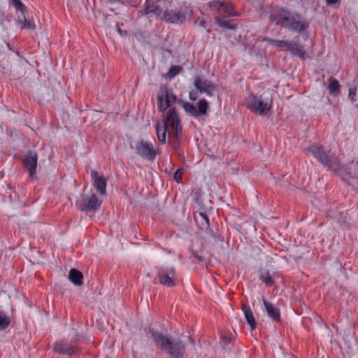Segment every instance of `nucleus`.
<instances>
[{
    "instance_id": "obj_32",
    "label": "nucleus",
    "mask_w": 358,
    "mask_h": 358,
    "mask_svg": "<svg viewBox=\"0 0 358 358\" xmlns=\"http://www.w3.org/2000/svg\"><path fill=\"white\" fill-rule=\"evenodd\" d=\"M182 70V68L180 66H171L167 73V76L169 78H172L176 75H178Z\"/></svg>"
},
{
    "instance_id": "obj_26",
    "label": "nucleus",
    "mask_w": 358,
    "mask_h": 358,
    "mask_svg": "<svg viewBox=\"0 0 358 358\" xmlns=\"http://www.w3.org/2000/svg\"><path fill=\"white\" fill-rule=\"evenodd\" d=\"M214 19L217 24L220 27L231 30H234L236 28V24L233 23V21L224 20L223 19L220 18V16H215Z\"/></svg>"
},
{
    "instance_id": "obj_39",
    "label": "nucleus",
    "mask_w": 358,
    "mask_h": 358,
    "mask_svg": "<svg viewBox=\"0 0 358 358\" xmlns=\"http://www.w3.org/2000/svg\"><path fill=\"white\" fill-rule=\"evenodd\" d=\"M192 255L196 258L199 262H204L205 259L203 256L199 255L196 251L192 250H191Z\"/></svg>"
},
{
    "instance_id": "obj_12",
    "label": "nucleus",
    "mask_w": 358,
    "mask_h": 358,
    "mask_svg": "<svg viewBox=\"0 0 358 358\" xmlns=\"http://www.w3.org/2000/svg\"><path fill=\"white\" fill-rule=\"evenodd\" d=\"M38 162V155L36 152L29 150L28 151L23 159H22V164L24 166L25 169L29 172V177L31 179L36 178V166Z\"/></svg>"
},
{
    "instance_id": "obj_2",
    "label": "nucleus",
    "mask_w": 358,
    "mask_h": 358,
    "mask_svg": "<svg viewBox=\"0 0 358 358\" xmlns=\"http://www.w3.org/2000/svg\"><path fill=\"white\" fill-rule=\"evenodd\" d=\"M153 341L156 346L165 352L171 358H184L187 343L181 338H173L157 331L152 327L149 328Z\"/></svg>"
},
{
    "instance_id": "obj_23",
    "label": "nucleus",
    "mask_w": 358,
    "mask_h": 358,
    "mask_svg": "<svg viewBox=\"0 0 358 358\" xmlns=\"http://www.w3.org/2000/svg\"><path fill=\"white\" fill-rule=\"evenodd\" d=\"M259 99L260 97H258L253 94H250L248 97L245 98L244 103L245 106L250 110L256 112V108L257 107Z\"/></svg>"
},
{
    "instance_id": "obj_47",
    "label": "nucleus",
    "mask_w": 358,
    "mask_h": 358,
    "mask_svg": "<svg viewBox=\"0 0 358 358\" xmlns=\"http://www.w3.org/2000/svg\"><path fill=\"white\" fill-rule=\"evenodd\" d=\"M16 54H17L18 56H20V53H19V52H16Z\"/></svg>"
},
{
    "instance_id": "obj_14",
    "label": "nucleus",
    "mask_w": 358,
    "mask_h": 358,
    "mask_svg": "<svg viewBox=\"0 0 358 358\" xmlns=\"http://www.w3.org/2000/svg\"><path fill=\"white\" fill-rule=\"evenodd\" d=\"M195 88L200 93H206L208 96H212L215 90L214 85L208 80H202L196 76L194 81Z\"/></svg>"
},
{
    "instance_id": "obj_46",
    "label": "nucleus",
    "mask_w": 358,
    "mask_h": 358,
    "mask_svg": "<svg viewBox=\"0 0 358 358\" xmlns=\"http://www.w3.org/2000/svg\"><path fill=\"white\" fill-rule=\"evenodd\" d=\"M117 31H118V32H119L121 35H126V34H127V31H122L120 28H118V29H117Z\"/></svg>"
},
{
    "instance_id": "obj_4",
    "label": "nucleus",
    "mask_w": 358,
    "mask_h": 358,
    "mask_svg": "<svg viewBox=\"0 0 358 358\" xmlns=\"http://www.w3.org/2000/svg\"><path fill=\"white\" fill-rule=\"evenodd\" d=\"M164 122H166L168 127L170 126L171 129V131L169 133V142L174 149H177L181 144L182 127L176 107L170 108L168 110L166 117Z\"/></svg>"
},
{
    "instance_id": "obj_1",
    "label": "nucleus",
    "mask_w": 358,
    "mask_h": 358,
    "mask_svg": "<svg viewBox=\"0 0 358 358\" xmlns=\"http://www.w3.org/2000/svg\"><path fill=\"white\" fill-rule=\"evenodd\" d=\"M269 20L276 26L299 34L305 31L310 25L301 14L285 7L274 8L269 15Z\"/></svg>"
},
{
    "instance_id": "obj_9",
    "label": "nucleus",
    "mask_w": 358,
    "mask_h": 358,
    "mask_svg": "<svg viewBox=\"0 0 358 358\" xmlns=\"http://www.w3.org/2000/svg\"><path fill=\"white\" fill-rule=\"evenodd\" d=\"M136 153L143 159L153 162L157 150L155 149L152 143L141 140L136 143Z\"/></svg>"
},
{
    "instance_id": "obj_36",
    "label": "nucleus",
    "mask_w": 358,
    "mask_h": 358,
    "mask_svg": "<svg viewBox=\"0 0 358 358\" xmlns=\"http://www.w3.org/2000/svg\"><path fill=\"white\" fill-rule=\"evenodd\" d=\"M356 93L357 88L355 87H351L349 88L348 98L352 103L355 101V97L356 96Z\"/></svg>"
},
{
    "instance_id": "obj_29",
    "label": "nucleus",
    "mask_w": 358,
    "mask_h": 358,
    "mask_svg": "<svg viewBox=\"0 0 358 358\" xmlns=\"http://www.w3.org/2000/svg\"><path fill=\"white\" fill-rule=\"evenodd\" d=\"M260 280L265 284L266 287H271L275 284V281L271 276L269 271H267L264 273H262L259 276Z\"/></svg>"
},
{
    "instance_id": "obj_37",
    "label": "nucleus",
    "mask_w": 358,
    "mask_h": 358,
    "mask_svg": "<svg viewBox=\"0 0 358 358\" xmlns=\"http://www.w3.org/2000/svg\"><path fill=\"white\" fill-rule=\"evenodd\" d=\"M182 173H183V170L182 169H178L176 171V172L174 173V176H173V178L175 179V180L179 183L181 182L182 180Z\"/></svg>"
},
{
    "instance_id": "obj_38",
    "label": "nucleus",
    "mask_w": 358,
    "mask_h": 358,
    "mask_svg": "<svg viewBox=\"0 0 358 358\" xmlns=\"http://www.w3.org/2000/svg\"><path fill=\"white\" fill-rule=\"evenodd\" d=\"M189 100L192 101H195L198 98V94L196 92L190 91L189 93Z\"/></svg>"
},
{
    "instance_id": "obj_24",
    "label": "nucleus",
    "mask_w": 358,
    "mask_h": 358,
    "mask_svg": "<svg viewBox=\"0 0 358 358\" xmlns=\"http://www.w3.org/2000/svg\"><path fill=\"white\" fill-rule=\"evenodd\" d=\"M17 22L20 24L22 29L34 30L36 29V24L34 22L30 20H27L25 15L23 14L17 17Z\"/></svg>"
},
{
    "instance_id": "obj_17",
    "label": "nucleus",
    "mask_w": 358,
    "mask_h": 358,
    "mask_svg": "<svg viewBox=\"0 0 358 358\" xmlns=\"http://www.w3.org/2000/svg\"><path fill=\"white\" fill-rule=\"evenodd\" d=\"M263 303L265 306L267 314L274 322L280 323L281 322L280 309L274 306L271 303L263 299Z\"/></svg>"
},
{
    "instance_id": "obj_40",
    "label": "nucleus",
    "mask_w": 358,
    "mask_h": 358,
    "mask_svg": "<svg viewBox=\"0 0 358 358\" xmlns=\"http://www.w3.org/2000/svg\"><path fill=\"white\" fill-rule=\"evenodd\" d=\"M262 41H266L269 44L273 45L274 43H275L276 40L275 39H273V38H268V37H264L262 38Z\"/></svg>"
},
{
    "instance_id": "obj_25",
    "label": "nucleus",
    "mask_w": 358,
    "mask_h": 358,
    "mask_svg": "<svg viewBox=\"0 0 358 358\" xmlns=\"http://www.w3.org/2000/svg\"><path fill=\"white\" fill-rule=\"evenodd\" d=\"M327 89L330 94L336 96L340 93L341 85L336 79L332 78L329 80Z\"/></svg>"
},
{
    "instance_id": "obj_7",
    "label": "nucleus",
    "mask_w": 358,
    "mask_h": 358,
    "mask_svg": "<svg viewBox=\"0 0 358 358\" xmlns=\"http://www.w3.org/2000/svg\"><path fill=\"white\" fill-rule=\"evenodd\" d=\"M178 105L184 109L187 115L194 118H198L201 115H206L209 109L208 103L205 99H201L198 101L197 108L192 103L183 100H180Z\"/></svg>"
},
{
    "instance_id": "obj_48",
    "label": "nucleus",
    "mask_w": 358,
    "mask_h": 358,
    "mask_svg": "<svg viewBox=\"0 0 358 358\" xmlns=\"http://www.w3.org/2000/svg\"><path fill=\"white\" fill-rule=\"evenodd\" d=\"M357 327H358V323H357Z\"/></svg>"
},
{
    "instance_id": "obj_11",
    "label": "nucleus",
    "mask_w": 358,
    "mask_h": 358,
    "mask_svg": "<svg viewBox=\"0 0 358 358\" xmlns=\"http://www.w3.org/2000/svg\"><path fill=\"white\" fill-rule=\"evenodd\" d=\"M157 276L161 285L168 287H171L176 285V269L174 267L158 268Z\"/></svg>"
},
{
    "instance_id": "obj_21",
    "label": "nucleus",
    "mask_w": 358,
    "mask_h": 358,
    "mask_svg": "<svg viewBox=\"0 0 358 358\" xmlns=\"http://www.w3.org/2000/svg\"><path fill=\"white\" fill-rule=\"evenodd\" d=\"M69 279L76 286H80L83 284V275L76 268H71L69 273Z\"/></svg>"
},
{
    "instance_id": "obj_13",
    "label": "nucleus",
    "mask_w": 358,
    "mask_h": 358,
    "mask_svg": "<svg viewBox=\"0 0 358 358\" xmlns=\"http://www.w3.org/2000/svg\"><path fill=\"white\" fill-rule=\"evenodd\" d=\"M52 349L56 353L69 356L76 355L78 352V348L75 345L69 343L64 341H59L55 343Z\"/></svg>"
},
{
    "instance_id": "obj_34",
    "label": "nucleus",
    "mask_w": 358,
    "mask_h": 358,
    "mask_svg": "<svg viewBox=\"0 0 358 358\" xmlns=\"http://www.w3.org/2000/svg\"><path fill=\"white\" fill-rule=\"evenodd\" d=\"M288 45H289V41L285 40H276L275 43L273 45L283 50L285 48H287Z\"/></svg>"
},
{
    "instance_id": "obj_41",
    "label": "nucleus",
    "mask_w": 358,
    "mask_h": 358,
    "mask_svg": "<svg viewBox=\"0 0 358 358\" xmlns=\"http://www.w3.org/2000/svg\"><path fill=\"white\" fill-rule=\"evenodd\" d=\"M262 41H266L269 44L273 45L274 43H275L276 40L275 39H273V38H268V37H264L262 38Z\"/></svg>"
},
{
    "instance_id": "obj_33",
    "label": "nucleus",
    "mask_w": 358,
    "mask_h": 358,
    "mask_svg": "<svg viewBox=\"0 0 358 358\" xmlns=\"http://www.w3.org/2000/svg\"><path fill=\"white\" fill-rule=\"evenodd\" d=\"M11 3L17 10H19L22 13V15L24 14L25 10H27V7L22 3L21 1L12 0Z\"/></svg>"
},
{
    "instance_id": "obj_18",
    "label": "nucleus",
    "mask_w": 358,
    "mask_h": 358,
    "mask_svg": "<svg viewBox=\"0 0 358 358\" xmlns=\"http://www.w3.org/2000/svg\"><path fill=\"white\" fill-rule=\"evenodd\" d=\"M158 0H146L145 3L144 15L153 13L156 16L161 17L163 12L160 7L157 5Z\"/></svg>"
},
{
    "instance_id": "obj_20",
    "label": "nucleus",
    "mask_w": 358,
    "mask_h": 358,
    "mask_svg": "<svg viewBox=\"0 0 358 358\" xmlns=\"http://www.w3.org/2000/svg\"><path fill=\"white\" fill-rule=\"evenodd\" d=\"M242 310L244 313L246 322L250 325V330H255L257 327V322L250 306L247 304H243Z\"/></svg>"
},
{
    "instance_id": "obj_31",
    "label": "nucleus",
    "mask_w": 358,
    "mask_h": 358,
    "mask_svg": "<svg viewBox=\"0 0 358 358\" xmlns=\"http://www.w3.org/2000/svg\"><path fill=\"white\" fill-rule=\"evenodd\" d=\"M0 67L2 69L5 73H11L12 64L8 61V58L3 57L0 60Z\"/></svg>"
},
{
    "instance_id": "obj_8",
    "label": "nucleus",
    "mask_w": 358,
    "mask_h": 358,
    "mask_svg": "<svg viewBox=\"0 0 358 358\" xmlns=\"http://www.w3.org/2000/svg\"><path fill=\"white\" fill-rule=\"evenodd\" d=\"M208 7L217 8V13L215 16H220V18L237 16L238 13L234 10L230 3L222 2L220 0H214L208 2Z\"/></svg>"
},
{
    "instance_id": "obj_35",
    "label": "nucleus",
    "mask_w": 358,
    "mask_h": 358,
    "mask_svg": "<svg viewBox=\"0 0 358 358\" xmlns=\"http://www.w3.org/2000/svg\"><path fill=\"white\" fill-rule=\"evenodd\" d=\"M9 50H10L9 43L4 41H0V55L5 53L6 51H8Z\"/></svg>"
},
{
    "instance_id": "obj_44",
    "label": "nucleus",
    "mask_w": 358,
    "mask_h": 358,
    "mask_svg": "<svg viewBox=\"0 0 358 358\" xmlns=\"http://www.w3.org/2000/svg\"><path fill=\"white\" fill-rule=\"evenodd\" d=\"M199 25L203 28H206V22L204 20H201L199 22Z\"/></svg>"
},
{
    "instance_id": "obj_5",
    "label": "nucleus",
    "mask_w": 358,
    "mask_h": 358,
    "mask_svg": "<svg viewBox=\"0 0 358 358\" xmlns=\"http://www.w3.org/2000/svg\"><path fill=\"white\" fill-rule=\"evenodd\" d=\"M180 99H178L177 96L172 92L171 90H169L167 85H163L159 88V93L157 96V104L158 110L161 113H164L167 110L168 108H173V103H177Z\"/></svg>"
},
{
    "instance_id": "obj_10",
    "label": "nucleus",
    "mask_w": 358,
    "mask_h": 358,
    "mask_svg": "<svg viewBox=\"0 0 358 358\" xmlns=\"http://www.w3.org/2000/svg\"><path fill=\"white\" fill-rule=\"evenodd\" d=\"M187 11L185 9L166 10L163 12L161 19L172 24H183L186 21Z\"/></svg>"
},
{
    "instance_id": "obj_22",
    "label": "nucleus",
    "mask_w": 358,
    "mask_h": 358,
    "mask_svg": "<svg viewBox=\"0 0 358 358\" xmlns=\"http://www.w3.org/2000/svg\"><path fill=\"white\" fill-rule=\"evenodd\" d=\"M155 129L159 141L162 145L165 144L168 125L166 122H163L162 125H160V124L157 122L155 125Z\"/></svg>"
},
{
    "instance_id": "obj_30",
    "label": "nucleus",
    "mask_w": 358,
    "mask_h": 358,
    "mask_svg": "<svg viewBox=\"0 0 358 358\" xmlns=\"http://www.w3.org/2000/svg\"><path fill=\"white\" fill-rule=\"evenodd\" d=\"M10 323V319L4 312L0 311V330L6 329Z\"/></svg>"
},
{
    "instance_id": "obj_45",
    "label": "nucleus",
    "mask_w": 358,
    "mask_h": 358,
    "mask_svg": "<svg viewBox=\"0 0 358 358\" xmlns=\"http://www.w3.org/2000/svg\"><path fill=\"white\" fill-rule=\"evenodd\" d=\"M347 175L349 176V178H355L357 177L356 173H352L350 172H348V173H347Z\"/></svg>"
},
{
    "instance_id": "obj_28",
    "label": "nucleus",
    "mask_w": 358,
    "mask_h": 358,
    "mask_svg": "<svg viewBox=\"0 0 358 358\" xmlns=\"http://www.w3.org/2000/svg\"><path fill=\"white\" fill-rule=\"evenodd\" d=\"M233 337L229 332H223L221 334V345L224 349H229V345L231 343Z\"/></svg>"
},
{
    "instance_id": "obj_43",
    "label": "nucleus",
    "mask_w": 358,
    "mask_h": 358,
    "mask_svg": "<svg viewBox=\"0 0 358 358\" xmlns=\"http://www.w3.org/2000/svg\"><path fill=\"white\" fill-rule=\"evenodd\" d=\"M325 1L328 6H332L338 1V0H325Z\"/></svg>"
},
{
    "instance_id": "obj_19",
    "label": "nucleus",
    "mask_w": 358,
    "mask_h": 358,
    "mask_svg": "<svg viewBox=\"0 0 358 358\" xmlns=\"http://www.w3.org/2000/svg\"><path fill=\"white\" fill-rule=\"evenodd\" d=\"M287 50H289L293 55L297 56L302 59H306L308 55L306 51L303 49L302 46H299L296 43L289 41V45H288Z\"/></svg>"
},
{
    "instance_id": "obj_16",
    "label": "nucleus",
    "mask_w": 358,
    "mask_h": 358,
    "mask_svg": "<svg viewBox=\"0 0 358 358\" xmlns=\"http://www.w3.org/2000/svg\"><path fill=\"white\" fill-rule=\"evenodd\" d=\"M194 218L197 224V226L201 230H205L206 234L214 236L213 230L210 229V222L208 215L204 212L195 213Z\"/></svg>"
},
{
    "instance_id": "obj_42",
    "label": "nucleus",
    "mask_w": 358,
    "mask_h": 358,
    "mask_svg": "<svg viewBox=\"0 0 358 358\" xmlns=\"http://www.w3.org/2000/svg\"><path fill=\"white\" fill-rule=\"evenodd\" d=\"M184 338H187V342H188L190 345H194V343H195V341H194V338H192L191 336H184Z\"/></svg>"
},
{
    "instance_id": "obj_6",
    "label": "nucleus",
    "mask_w": 358,
    "mask_h": 358,
    "mask_svg": "<svg viewBox=\"0 0 358 358\" xmlns=\"http://www.w3.org/2000/svg\"><path fill=\"white\" fill-rule=\"evenodd\" d=\"M102 200L99 199L94 193L90 195H83L76 201L77 208L82 212H96L101 208Z\"/></svg>"
},
{
    "instance_id": "obj_3",
    "label": "nucleus",
    "mask_w": 358,
    "mask_h": 358,
    "mask_svg": "<svg viewBox=\"0 0 358 358\" xmlns=\"http://www.w3.org/2000/svg\"><path fill=\"white\" fill-rule=\"evenodd\" d=\"M307 151L312 153L314 157L324 166L335 172L348 170V165H342L338 157L332 153L330 150L326 151L322 146L317 144H311L307 148Z\"/></svg>"
},
{
    "instance_id": "obj_27",
    "label": "nucleus",
    "mask_w": 358,
    "mask_h": 358,
    "mask_svg": "<svg viewBox=\"0 0 358 358\" xmlns=\"http://www.w3.org/2000/svg\"><path fill=\"white\" fill-rule=\"evenodd\" d=\"M270 110L271 106L268 103L264 102L260 98L256 108V112L263 115H266L270 111Z\"/></svg>"
},
{
    "instance_id": "obj_15",
    "label": "nucleus",
    "mask_w": 358,
    "mask_h": 358,
    "mask_svg": "<svg viewBox=\"0 0 358 358\" xmlns=\"http://www.w3.org/2000/svg\"><path fill=\"white\" fill-rule=\"evenodd\" d=\"M92 184L100 195L106 194V179L103 175H99L96 171H91Z\"/></svg>"
}]
</instances>
